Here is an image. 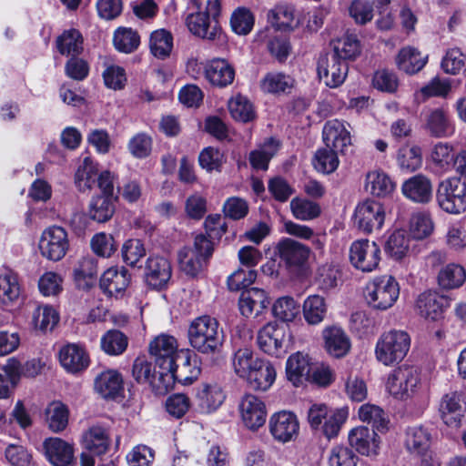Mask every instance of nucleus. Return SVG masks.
I'll return each mask as SVG.
<instances>
[{
    "label": "nucleus",
    "mask_w": 466,
    "mask_h": 466,
    "mask_svg": "<svg viewBox=\"0 0 466 466\" xmlns=\"http://www.w3.org/2000/svg\"><path fill=\"white\" fill-rule=\"evenodd\" d=\"M190 346L202 354H215L224 342V331L216 318L203 315L195 318L188 326Z\"/></svg>",
    "instance_id": "f257e3e1"
},
{
    "label": "nucleus",
    "mask_w": 466,
    "mask_h": 466,
    "mask_svg": "<svg viewBox=\"0 0 466 466\" xmlns=\"http://www.w3.org/2000/svg\"><path fill=\"white\" fill-rule=\"evenodd\" d=\"M348 417V408H330L324 403H313L308 410V422L310 428L328 440L339 435Z\"/></svg>",
    "instance_id": "f03ea898"
},
{
    "label": "nucleus",
    "mask_w": 466,
    "mask_h": 466,
    "mask_svg": "<svg viewBox=\"0 0 466 466\" xmlns=\"http://www.w3.org/2000/svg\"><path fill=\"white\" fill-rule=\"evenodd\" d=\"M410 348V337L400 329L383 332L375 345L376 360L384 366L391 367L401 362Z\"/></svg>",
    "instance_id": "7ed1b4c3"
},
{
    "label": "nucleus",
    "mask_w": 466,
    "mask_h": 466,
    "mask_svg": "<svg viewBox=\"0 0 466 466\" xmlns=\"http://www.w3.org/2000/svg\"><path fill=\"white\" fill-rule=\"evenodd\" d=\"M400 296V285L390 275H382L370 280L364 289L367 304L377 310L391 308Z\"/></svg>",
    "instance_id": "20e7f679"
},
{
    "label": "nucleus",
    "mask_w": 466,
    "mask_h": 466,
    "mask_svg": "<svg viewBox=\"0 0 466 466\" xmlns=\"http://www.w3.org/2000/svg\"><path fill=\"white\" fill-rule=\"evenodd\" d=\"M214 251L212 241L205 235H197L192 247H184L178 251L180 269L190 277L203 271Z\"/></svg>",
    "instance_id": "39448f33"
},
{
    "label": "nucleus",
    "mask_w": 466,
    "mask_h": 466,
    "mask_svg": "<svg viewBox=\"0 0 466 466\" xmlns=\"http://www.w3.org/2000/svg\"><path fill=\"white\" fill-rule=\"evenodd\" d=\"M420 384L418 370L412 366L401 365L389 374L386 389L394 398L405 400L417 392Z\"/></svg>",
    "instance_id": "423d86ee"
},
{
    "label": "nucleus",
    "mask_w": 466,
    "mask_h": 466,
    "mask_svg": "<svg viewBox=\"0 0 466 466\" xmlns=\"http://www.w3.org/2000/svg\"><path fill=\"white\" fill-rule=\"evenodd\" d=\"M436 200L439 207L451 214L466 210V183L459 177L441 181L437 188Z\"/></svg>",
    "instance_id": "0eeeda50"
},
{
    "label": "nucleus",
    "mask_w": 466,
    "mask_h": 466,
    "mask_svg": "<svg viewBox=\"0 0 466 466\" xmlns=\"http://www.w3.org/2000/svg\"><path fill=\"white\" fill-rule=\"evenodd\" d=\"M200 373L196 357L192 359L189 350H181L177 361L170 370L165 371L161 377L162 386L158 385L161 391H168L174 385L175 380L183 384H191Z\"/></svg>",
    "instance_id": "6e6552de"
},
{
    "label": "nucleus",
    "mask_w": 466,
    "mask_h": 466,
    "mask_svg": "<svg viewBox=\"0 0 466 466\" xmlns=\"http://www.w3.org/2000/svg\"><path fill=\"white\" fill-rule=\"evenodd\" d=\"M38 248L45 258L51 261L61 260L69 249L66 230L58 226L46 228L40 236Z\"/></svg>",
    "instance_id": "1a4fd4ad"
},
{
    "label": "nucleus",
    "mask_w": 466,
    "mask_h": 466,
    "mask_svg": "<svg viewBox=\"0 0 466 466\" xmlns=\"http://www.w3.org/2000/svg\"><path fill=\"white\" fill-rule=\"evenodd\" d=\"M380 259V248L375 241L361 238L351 243L350 261L358 270L372 272L378 268Z\"/></svg>",
    "instance_id": "9d476101"
},
{
    "label": "nucleus",
    "mask_w": 466,
    "mask_h": 466,
    "mask_svg": "<svg viewBox=\"0 0 466 466\" xmlns=\"http://www.w3.org/2000/svg\"><path fill=\"white\" fill-rule=\"evenodd\" d=\"M177 339L167 333L156 336L148 345L149 354L154 358L160 370H168L177 361L182 350H179Z\"/></svg>",
    "instance_id": "9b49d317"
},
{
    "label": "nucleus",
    "mask_w": 466,
    "mask_h": 466,
    "mask_svg": "<svg viewBox=\"0 0 466 466\" xmlns=\"http://www.w3.org/2000/svg\"><path fill=\"white\" fill-rule=\"evenodd\" d=\"M258 345L268 355L280 357L287 350L288 335L285 327L271 321L258 333Z\"/></svg>",
    "instance_id": "f8f14e48"
},
{
    "label": "nucleus",
    "mask_w": 466,
    "mask_h": 466,
    "mask_svg": "<svg viewBox=\"0 0 466 466\" xmlns=\"http://www.w3.org/2000/svg\"><path fill=\"white\" fill-rule=\"evenodd\" d=\"M318 76L324 84L336 88L341 86L348 75V63L339 59L336 56L322 55L317 64Z\"/></svg>",
    "instance_id": "ddd939ff"
},
{
    "label": "nucleus",
    "mask_w": 466,
    "mask_h": 466,
    "mask_svg": "<svg viewBox=\"0 0 466 466\" xmlns=\"http://www.w3.org/2000/svg\"><path fill=\"white\" fill-rule=\"evenodd\" d=\"M384 220L385 210L379 202L366 200L360 203L355 208L354 223L364 233L380 229Z\"/></svg>",
    "instance_id": "4468645a"
},
{
    "label": "nucleus",
    "mask_w": 466,
    "mask_h": 466,
    "mask_svg": "<svg viewBox=\"0 0 466 466\" xmlns=\"http://www.w3.org/2000/svg\"><path fill=\"white\" fill-rule=\"evenodd\" d=\"M186 25L189 32L201 39L215 42L223 39V31L218 20L199 13L189 11Z\"/></svg>",
    "instance_id": "2eb2a0df"
},
{
    "label": "nucleus",
    "mask_w": 466,
    "mask_h": 466,
    "mask_svg": "<svg viewBox=\"0 0 466 466\" xmlns=\"http://www.w3.org/2000/svg\"><path fill=\"white\" fill-rule=\"evenodd\" d=\"M241 420L246 428L256 431L266 422L267 409L264 401L256 395L246 394L238 405Z\"/></svg>",
    "instance_id": "dca6fc26"
},
{
    "label": "nucleus",
    "mask_w": 466,
    "mask_h": 466,
    "mask_svg": "<svg viewBox=\"0 0 466 466\" xmlns=\"http://www.w3.org/2000/svg\"><path fill=\"white\" fill-rule=\"evenodd\" d=\"M269 431L273 438L279 442L290 441L299 435V420L290 411L276 412L269 419Z\"/></svg>",
    "instance_id": "f3484780"
},
{
    "label": "nucleus",
    "mask_w": 466,
    "mask_h": 466,
    "mask_svg": "<svg viewBox=\"0 0 466 466\" xmlns=\"http://www.w3.org/2000/svg\"><path fill=\"white\" fill-rule=\"evenodd\" d=\"M226 394L217 382L202 383L197 389L195 405L198 412L210 414L224 402Z\"/></svg>",
    "instance_id": "a211bd4d"
},
{
    "label": "nucleus",
    "mask_w": 466,
    "mask_h": 466,
    "mask_svg": "<svg viewBox=\"0 0 466 466\" xmlns=\"http://www.w3.org/2000/svg\"><path fill=\"white\" fill-rule=\"evenodd\" d=\"M447 299L436 291L427 290L420 293L415 301V311L428 321H437L442 318L447 307Z\"/></svg>",
    "instance_id": "6ab92c4d"
},
{
    "label": "nucleus",
    "mask_w": 466,
    "mask_h": 466,
    "mask_svg": "<svg viewBox=\"0 0 466 466\" xmlns=\"http://www.w3.org/2000/svg\"><path fill=\"white\" fill-rule=\"evenodd\" d=\"M324 144L327 147L343 154L351 145V137L347 125L339 119L329 120L322 130Z\"/></svg>",
    "instance_id": "aec40b11"
},
{
    "label": "nucleus",
    "mask_w": 466,
    "mask_h": 466,
    "mask_svg": "<svg viewBox=\"0 0 466 466\" xmlns=\"http://www.w3.org/2000/svg\"><path fill=\"white\" fill-rule=\"evenodd\" d=\"M348 439L350 445L362 455L372 456L379 452L380 441L378 434L368 427L353 428L350 431Z\"/></svg>",
    "instance_id": "412c9836"
},
{
    "label": "nucleus",
    "mask_w": 466,
    "mask_h": 466,
    "mask_svg": "<svg viewBox=\"0 0 466 466\" xmlns=\"http://www.w3.org/2000/svg\"><path fill=\"white\" fill-rule=\"evenodd\" d=\"M401 193L412 202L428 203L432 198L431 181L422 174L415 175L402 183Z\"/></svg>",
    "instance_id": "4be33fe9"
},
{
    "label": "nucleus",
    "mask_w": 466,
    "mask_h": 466,
    "mask_svg": "<svg viewBox=\"0 0 466 466\" xmlns=\"http://www.w3.org/2000/svg\"><path fill=\"white\" fill-rule=\"evenodd\" d=\"M171 264L166 258L151 256L147 258L145 278L150 287L154 289L165 287L171 279Z\"/></svg>",
    "instance_id": "5701e85b"
},
{
    "label": "nucleus",
    "mask_w": 466,
    "mask_h": 466,
    "mask_svg": "<svg viewBox=\"0 0 466 466\" xmlns=\"http://www.w3.org/2000/svg\"><path fill=\"white\" fill-rule=\"evenodd\" d=\"M45 454L53 466H70L74 461L73 445L60 438L46 439L44 443Z\"/></svg>",
    "instance_id": "b1692460"
},
{
    "label": "nucleus",
    "mask_w": 466,
    "mask_h": 466,
    "mask_svg": "<svg viewBox=\"0 0 466 466\" xmlns=\"http://www.w3.org/2000/svg\"><path fill=\"white\" fill-rule=\"evenodd\" d=\"M130 282V275L124 268L112 267L100 279L101 289L110 297H121Z\"/></svg>",
    "instance_id": "393cba45"
},
{
    "label": "nucleus",
    "mask_w": 466,
    "mask_h": 466,
    "mask_svg": "<svg viewBox=\"0 0 466 466\" xmlns=\"http://www.w3.org/2000/svg\"><path fill=\"white\" fill-rule=\"evenodd\" d=\"M313 367L309 354L298 351L291 354L286 361L287 379L296 387L309 379Z\"/></svg>",
    "instance_id": "a878e982"
},
{
    "label": "nucleus",
    "mask_w": 466,
    "mask_h": 466,
    "mask_svg": "<svg viewBox=\"0 0 466 466\" xmlns=\"http://www.w3.org/2000/svg\"><path fill=\"white\" fill-rule=\"evenodd\" d=\"M269 305V299L264 289L252 288L241 293L238 309L245 318L256 317Z\"/></svg>",
    "instance_id": "bb28decb"
},
{
    "label": "nucleus",
    "mask_w": 466,
    "mask_h": 466,
    "mask_svg": "<svg viewBox=\"0 0 466 466\" xmlns=\"http://www.w3.org/2000/svg\"><path fill=\"white\" fill-rule=\"evenodd\" d=\"M204 75L212 86L226 87L232 84L235 69L226 59L215 58L205 65Z\"/></svg>",
    "instance_id": "cd10ccee"
},
{
    "label": "nucleus",
    "mask_w": 466,
    "mask_h": 466,
    "mask_svg": "<svg viewBox=\"0 0 466 466\" xmlns=\"http://www.w3.org/2000/svg\"><path fill=\"white\" fill-rule=\"evenodd\" d=\"M133 378L139 383H148L157 394H166L167 391H161L158 385L162 386L161 377L165 375V370L153 371V365L146 357H137L132 367Z\"/></svg>",
    "instance_id": "c85d7f7f"
},
{
    "label": "nucleus",
    "mask_w": 466,
    "mask_h": 466,
    "mask_svg": "<svg viewBox=\"0 0 466 466\" xmlns=\"http://www.w3.org/2000/svg\"><path fill=\"white\" fill-rule=\"evenodd\" d=\"M59 361L68 372L76 373L87 368L89 358L84 348L72 343L61 348Z\"/></svg>",
    "instance_id": "c756f323"
},
{
    "label": "nucleus",
    "mask_w": 466,
    "mask_h": 466,
    "mask_svg": "<svg viewBox=\"0 0 466 466\" xmlns=\"http://www.w3.org/2000/svg\"><path fill=\"white\" fill-rule=\"evenodd\" d=\"M123 389V377L116 370H104L95 379V390L104 399L116 398Z\"/></svg>",
    "instance_id": "7c9ffc66"
},
{
    "label": "nucleus",
    "mask_w": 466,
    "mask_h": 466,
    "mask_svg": "<svg viewBox=\"0 0 466 466\" xmlns=\"http://www.w3.org/2000/svg\"><path fill=\"white\" fill-rule=\"evenodd\" d=\"M431 433L421 426L416 425L406 430L404 445L409 453L414 456L425 455L431 447Z\"/></svg>",
    "instance_id": "2f4dec72"
},
{
    "label": "nucleus",
    "mask_w": 466,
    "mask_h": 466,
    "mask_svg": "<svg viewBox=\"0 0 466 466\" xmlns=\"http://www.w3.org/2000/svg\"><path fill=\"white\" fill-rule=\"evenodd\" d=\"M327 351L336 357L345 356L350 349V340L345 331L338 327H327L322 331Z\"/></svg>",
    "instance_id": "473e14b6"
},
{
    "label": "nucleus",
    "mask_w": 466,
    "mask_h": 466,
    "mask_svg": "<svg viewBox=\"0 0 466 466\" xmlns=\"http://www.w3.org/2000/svg\"><path fill=\"white\" fill-rule=\"evenodd\" d=\"M261 360L250 348L243 347L233 352L231 366L235 374L246 380Z\"/></svg>",
    "instance_id": "72a5a7b5"
},
{
    "label": "nucleus",
    "mask_w": 466,
    "mask_h": 466,
    "mask_svg": "<svg viewBox=\"0 0 466 466\" xmlns=\"http://www.w3.org/2000/svg\"><path fill=\"white\" fill-rule=\"evenodd\" d=\"M280 258L289 267L302 266L309 258V248L290 238H286L278 246Z\"/></svg>",
    "instance_id": "f704fd0d"
},
{
    "label": "nucleus",
    "mask_w": 466,
    "mask_h": 466,
    "mask_svg": "<svg viewBox=\"0 0 466 466\" xmlns=\"http://www.w3.org/2000/svg\"><path fill=\"white\" fill-rule=\"evenodd\" d=\"M396 188V183L381 170H372L366 175L365 189L377 198H386Z\"/></svg>",
    "instance_id": "c9c22d12"
},
{
    "label": "nucleus",
    "mask_w": 466,
    "mask_h": 466,
    "mask_svg": "<svg viewBox=\"0 0 466 466\" xmlns=\"http://www.w3.org/2000/svg\"><path fill=\"white\" fill-rule=\"evenodd\" d=\"M276 377L277 371L274 365L270 361L262 359L246 381L252 389L265 391L273 385Z\"/></svg>",
    "instance_id": "e433bc0d"
},
{
    "label": "nucleus",
    "mask_w": 466,
    "mask_h": 466,
    "mask_svg": "<svg viewBox=\"0 0 466 466\" xmlns=\"http://www.w3.org/2000/svg\"><path fill=\"white\" fill-rule=\"evenodd\" d=\"M268 21L277 29L294 30L299 24L292 5L279 4L268 12Z\"/></svg>",
    "instance_id": "4c0bfd02"
},
{
    "label": "nucleus",
    "mask_w": 466,
    "mask_h": 466,
    "mask_svg": "<svg viewBox=\"0 0 466 466\" xmlns=\"http://www.w3.org/2000/svg\"><path fill=\"white\" fill-rule=\"evenodd\" d=\"M442 421L449 427L458 428L463 417L461 400L457 393H449L442 397L440 404Z\"/></svg>",
    "instance_id": "58836bf2"
},
{
    "label": "nucleus",
    "mask_w": 466,
    "mask_h": 466,
    "mask_svg": "<svg viewBox=\"0 0 466 466\" xmlns=\"http://www.w3.org/2000/svg\"><path fill=\"white\" fill-rule=\"evenodd\" d=\"M21 295V286L17 275L5 269L0 273V303L13 306L17 303Z\"/></svg>",
    "instance_id": "ea45409f"
},
{
    "label": "nucleus",
    "mask_w": 466,
    "mask_h": 466,
    "mask_svg": "<svg viewBox=\"0 0 466 466\" xmlns=\"http://www.w3.org/2000/svg\"><path fill=\"white\" fill-rule=\"evenodd\" d=\"M426 125L430 133L436 137H450L455 131L448 111L444 108L432 109L427 116Z\"/></svg>",
    "instance_id": "a19ab883"
},
{
    "label": "nucleus",
    "mask_w": 466,
    "mask_h": 466,
    "mask_svg": "<svg viewBox=\"0 0 466 466\" xmlns=\"http://www.w3.org/2000/svg\"><path fill=\"white\" fill-rule=\"evenodd\" d=\"M426 63L427 56H421L417 48L411 46L401 48L396 57L398 68L409 75L420 71Z\"/></svg>",
    "instance_id": "79ce46f5"
},
{
    "label": "nucleus",
    "mask_w": 466,
    "mask_h": 466,
    "mask_svg": "<svg viewBox=\"0 0 466 466\" xmlns=\"http://www.w3.org/2000/svg\"><path fill=\"white\" fill-rule=\"evenodd\" d=\"M295 86V79L282 72H269L260 82L263 92L268 94H289Z\"/></svg>",
    "instance_id": "37998d69"
},
{
    "label": "nucleus",
    "mask_w": 466,
    "mask_h": 466,
    "mask_svg": "<svg viewBox=\"0 0 466 466\" xmlns=\"http://www.w3.org/2000/svg\"><path fill=\"white\" fill-rule=\"evenodd\" d=\"M359 419L372 426L375 431L385 432L388 431L389 419L384 410L378 405L365 403L359 408Z\"/></svg>",
    "instance_id": "c03bdc74"
},
{
    "label": "nucleus",
    "mask_w": 466,
    "mask_h": 466,
    "mask_svg": "<svg viewBox=\"0 0 466 466\" xmlns=\"http://www.w3.org/2000/svg\"><path fill=\"white\" fill-rule=\"evenodd\" d=\"M85 449L96 455L104 454L109 446V437L106 431L100 426L90 427L82 436Z\"/></svg>",
    "instance_id": "a18cd8bd"
},
{
    "label": "nucleus",
    "mask_w": 466,
    "mask_h": 466,
    "mask_svg": "<svg viewBox=\"0 0 466 466\" xmlns=\"http://www.w3.org/2000/svg\"><path fill=\"white\" fill-rule=\"evenodd\" d=\"M410 238L403 229L393 231L386 240L385 252L393 259L400 260L410 252Z\"/></svg>",
    "instance_id": "49530a36"
},
{
    "label": "nucleus",
    "mask_w": 466,
    "mask_h": 466,
    "mask_svg": "<svg viewBox=\"0 0 466 466\" xmlns=\"http://www.w3.org/2000/svg\"><path fill=\"white\" fill-rule=\"evenodd\" d=\"M303 317L309 325H318L324 320L327 313L325 299L319 295H310L303 302Z\"/></svg>",
    "instance_id": "de8ad7c7"
},
{
    "label": "nucleus",
    "mask_w": 466,
    "mask_h": 466,
    "mask_svg": "<svg viewBox=\"0 0 466 466\" xmlns=\"http://www.w3.org/2000/svg\"><path fill=\"white\" fill-rule=\"evenodd\" d=\"M399 167L405 172H414L422 165V152L420 147L405 145L397 153Z\"/></svg>",
    "instance_id": "09e8293b"
},
{
    "label": "nucleus",
    "mask_w": 466,
    "mask_h": 466,
    "mask_svg": "<svg viewBox=\"0 0 466 466\" xmlns=\"http://www.w3.org/2000/svg\"><path fill=\"white\" fill-rule=\"evenodd\" d=\"M128 346V338L120 330L110 329L100 339L101 350L109 356L123 354Z\"/></svg>",
    "instance_id": "8fccbe9b"
},
{
    "label": "nucleus",
    "mask_w": 466,
    "mask_h": 466,
    "mask_svg": "<svg viewBox=\"0 0 466 466\" xmlns=\"http://www.w3.org/2000/svg\"><path fill=\"white\" fill-rule=\"evenodd\" d=\"M150 52L155 57L165 59L173 48V36L166 29H157L151 33L149 39Z\"/></svg>",
    "instance_id": "3c124183"
},
{
    "label": "nucleus",
    "mask_w": 466,
    "mask_h": 466,
    "mask_svg": "<svg viewBox=\"0 0 466 466\" xmlns=\"http://www.w3.org/2000/svg\"><path fill=\"white\" fill-rule=\"evenodd\" d=\"M98 168L89 158H85L75 175V183L81 192L90 191L96 184Z\"/></svg>",
    "instance_id": "603ef678"
},
{
    "label": "nucleus",
    "mask_w": 466,
    "mask_h": 466,
    "mask_svg": "<svg viewBox=\"0 0 466 466\" xmlns=\"http://www.w3.org/2000/svg\"><path fill=\"white\" fill-rule=\"evenodd\" d=\"M60 54L65 56H78L83 51V37L76 29L66 30L56 40Z\"/></svg>",
    "instance_id": "864d4df0"
},
{
    "label": "nucleus",
    "mask_w": 466,
    "mask_h": 466,
    "mask_svg": "<svg viewBox=\"0 0 466 466\" xmlns=\"http://www.w3.org/2000/svg\"><path fill=\"white\" fill-rule=\"evenodd\" d=\"M228 107L231 116L239 122L247 123L256 116L252 103L241 95L232 96L228 100Z\"/></svg>",
    "instance_id": "5fc2aeb1"
},
{
    "label": "nucleus",
    "mask_w": 466,
    "mask_h": 466,
    "mask_svg": "<svg viewBox=\"0 0 466 466\" xmlns=\"http://www.w3.org/2000/svg\"><path fill=\"white\" fill-rule=\"evenodd\" d=\"M299 304L290 296H283L272 305L273 316L280 321L291 322L299 314Z\"/></svg>",
    "instance_id": "6e6d98bb"
},
{
    "label": "nucleus",
    "mask_w": 466,
    "mask_h": 466,
    "mask_svg": "<svg viewBox=\"0 0 466 466\" xmlns=\"http://www.w3.org/2000/svg\"><path fill=\"white\" fill-rule=\"evenodd\" d=\"M279 149V143L269 138L259 148L249 154V162L253 168L267 170L269 160L275 156Z\"/></svg>",
    "instance_id": "4d7b16f0"
},
{
    "label": "nucleus",
    "mask_w": 466,
    "mask_h": 466,
    "mask_svg": "<svg viewBox=\"0 0 466 466\" xmlns=\"http://www.w3.org/2000/svg\"><path fill=\"white\" fill-rule=\"evenodd\" d=\"M113 43L117 51L130 54L139 46L140 36L131 28L120 27L114 34Z\"/></svg>",
    "instance_id": "13d9d810"
},
{
    "label": "nucleus",
    "mask_w": 466,
    "mask_h": 466,
    "mask_svg": "<svg viewBox=\"0 0 466 466\" xmlns=\"http://www.w3.org/2000/svg\"><path fill=\"white\" fill-rule=\"evenodd\" d=\"M46 421L51 431H62L68 423V410L60 401L50 403L46 410Z\"/></svg>",
    "instance_id": "bf43d9fd"
},
{
    "label": "nucleus",
    "mask_w": 466,
    "mask_h": 466,
    "mask_svg": "<svg viewBox=\"0 0 466 466\" xmlns=\"http://www.w3.org/2000/svg\"><path fill=\"white\" fill-rule=\"evenodd\" d=\"M333 53L342 61L355 58L360 52V42L353 35H345L332 42Z\"/></svg>",
    "instance_id": "052dcab7"
},
{
    "label": "nucleus",
    "mask_w": 466,
    "mask_h": 466,
    "mask_svg": "<svg viewBox=\"0 0 466 466\" xmlns=\"http://www.w3.org/2000/svg\"><path fill=\"white\" fill-rule=\"evenodd\" d=\"M58 320L59 316L56 310L47 305L37 307L32 316L34 327L41 331L52 330Z\"/></svg>",
    "instance_id": "680f3d73"
},
{
    "label": "nucleus",
    "mask_w": 466,
    "mask_h": 466,
    "mask_svg": "<svg viewBox=\"0 0 466 466\" xmlns=\"http://www.w3.org/2000/svg\"><path fill=\"white\" fill-rule=\"evenodd\" d=\"M466 279L464 268L457 264H449L438 276L439 284L444 289H455L463 284Z\"/></svg>",
    "instance_id": "e2e57ef3"
},
{
    "label": "nucleus",
    "mask_w": 466,
    "mask_h": 466,
    "mask_svg": "<svg viewBox=\"0 0 466 466\" xmlns=\"http://www.w3.org/2000/svg\"><path fill=\"white\" fill-rule=\"evenodd\" d=\"M114 210L113 199L108 196H97L90 202L89 215L96 221L108 220L113 216Z\"/></svg>",
    "instance_id": "0e129e2a"
},
{
    "label": "nucleus",
    "mask_w": 466,
    "mask_h": 466,
    "mask_svg": "<svg viewBox=\"0 0 466 466\" xmlns=\"http://www.w3.org/2000/svg\"><path fill=\"white\" fill-rule=\"evenodd\" d=\"M339 151L327 147L319 149L315 154L314 167L323 174H330L339 167Z\"/></svg>",
    "instance_id": "69168bd1"
},
{
    "label": "nucleus",
    "mask_w": 466,
    "mask_h": 466,
    "mask_svg": "<svg viewBox=\"0 0 466 466\" xmlns=\"http://www.w3.org/2000/svg\"><path fill=\"white\" fill-rule=\"evenodd\" d=\"M292 215L299 220H311L320 214L319 204L308 199L295 198L290 201Z\"/></svg>",
    "instance_id": "338daca9"
},
{
    "label": "nucleus",
    "mask_w": 466,
    "mask_h": 466,
    "mask_svg": "<svg viewBox=\"0 0 466 466\" xmlns=\"http://www.w3.org/2000/svg\"><path fill=\"white\" fill-rule=\"evenodd\" d=\"M255 18L249 9L246 7L237 8L231 15L230 26L232 30L240 35H246L252 30Z\"/></svg>",
    "instance_id": "774afa93"
}]
</instances>
